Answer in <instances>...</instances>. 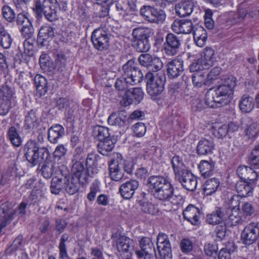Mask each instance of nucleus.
Segmentation results:
<instances>
[{"instance_id":"1","label":"nucleus","mask_w":259,"mask_h":259,"mask_svg":"<svg viewBox=\"0 0 259 259\" xmlns=\"http://www.w3.org/2000/svg\"><path fill=\"white\" fill-rule=\"evenodd\" d=\"M147 184L149 192L157 200L169 201L174 204L180 203L182 200L181 195L174 194V187L170 181L166 178L152 176L149 178Z\"/></svg>"},{"instance_id":"2","label":"nucleus","mask_w":259,"mask_h":259,"mask_svg":"<svg viewBox=\"0 0 259 259\" xmlns=\"http://www.w3.org/2000/svg\"><path fill=\"white\" fill-rule=\"evenodd\" d=\"M236 85L235 78L231 76L226 79L224 83L219 85L214 91L210 89L205 94V105L210 108H218L227 105L232 99L233 89Z\"/></svg>"},{"instance_id":"3","label":"nucleus","mask_w":259,"mask_h":259,"mask_svg":"<svg viewBox=\"0 0 259 259\" xmlns=\"http://www.w3.org/2000/svg\"><path fill=\"white\" fill-rule=\"evenodd\" d=\"M122 69V76L116 79L115 87L119 92L124 93L128 90L130 85H134L140 82L143 77V74L133 59L129 60L124 64Z\"/></svg>"},{"instance_id":"4","label":"nucleus","mask_w":259,"mask_h":259,"mask_svg":"<svg viewBox=\"0 0 259 259\" xmlns=\"http://www.w3.org/2000/svg\"><path fill=\"white\" fill-rule=\"evenodd\" d=\"M73 174L71 177L66 174V180L65 181L64 188L70 195L76 193L80 185H85L88 182V176L83 164L81 162H76L72 167Z\"/></svg>"},{"instance_id":"5","label":"nucleus","mask_w":259,"mask_h":259,"mask_svg":"<svg viewBox=\"0 0 259 259\" xmlns=\"http://www.w3.org/2000/svg\"><path fill=\"white\" fill-rule=\"evenodd\" d=\"M146 90L148 94L152 100L160 98V95L164 91L166 81V76L164 71L158 73L147 72L145 75Z\"/></svg>"},{"instance_id":"6","label":"nucleus","mask_w":259,"mask_h":259,"mask_svg":"<svg viewBox=\"0 0 259 259\" xmlns=\"http://www.w3.org/2000/svg\"><path fill=\"white\" fill-rule=\"evenodd\" d=\"M58 2L57 0H39L35 2L33 11L36 18L41 19L44 15L50 22H54L58 19L57 8Z\"/></svg>"},{"instance_id":"7","label":"nucleus","mask_w":259,"mask_h":259,"mask_svg":"<svg viewBox=\"0 0 259 259\" xmlns=\"http://www.w3.org/2000/svg\"><path fill=\"white\" fill-rule=\"evenodd\" d=\"M24 150L27 160L33 166L40 164L49 156L47 148H39L38 144L31 140L28 141L25 145Z\"/></svg>"},{"instance_id":"8","label":"nucleus","mask_w":259,"mask_h":259,"mask_svg":"<svg viewBox=\"0 0 259 259\" xmlns=\"http://www.w3.org/2000/svg\"><path fill=\"white\" fill-rule=\"evenodd\" d=\"M140 14L149 23L157 24H162L166 17L164 10L149 5L143 6L140 10Z\"/></svg>"},{"instance_id":"9","label":"nucleus","mask_w":259,"mask_h":259,"mask_svg":"<svg viewBox=\"0 0 259 259\" xmlns=\"http://www.w3.org/2000/svg\"><path fill=\"white\" fill-rule=\"evenodd\" d=\"M110 34L105 27H99L92 32L91 40L94 47L99 51H105L109 47Z\"/></svg>"},{"instance_id":"10","label":"nucleus","mask_w":259,"mask_h":259,"mask_svg":"<svg viewBox=\"0 0 259 259\" xmlns=\"http://www.w3.org/2000/svg\"><path fill=\"white\" fill-rule=\"evenodd\" d=\"M121 96L122 98L120 100V104L126 107L133 103H140L143 99L144 92L140 88H133L123 93Z\"/></svg>"},{"instance_id":"11","label":"nucleus","mask_w":259,"mask_h":259,"mask_svg":"<svg viewBox=\"0 0 259 259\" xmlns=\"http://www.w3.org/2000/svg\"><path fill=\"white\" fill-rule=\"evenodd\" d=\"M259 237V227L257 223L248 224L241 233V240L243 243L250 245L253 244Z\"/></svg>"},{"instance_id":"12","label":"nucleus","mask_w":259,"mask_h":259,"mask_svg":"<svg viewBox=\"0 0 259 259\" xmlns=\"http://www.w3.org/2000/svg\"><path fill=\"white\" fill-rule=\"evenodd\" d=\"M181 43L182 40L180 37L172 33H168L164 44V53L168 56L176 55L179 51Z\"/></svg>"},{"instance_id":"13","label":"nucleus","mask_w":259,"mask_h":259,"mask_svg":"<svg viewBox=\"0 0 259 259\" xmlns=\"http://www.w3.org/2000/svg\"><path fill=\"white\" fill-rule=\"evenodd\" d=\"M157 248L162 259H171V245L168 236L159 233L157 237Z\"/></svg>"},{"instance_id":"14","label":"nucleus","mask_w":259,"mask_h":259,"mask_svg":"<svg viewBox=\"0 0 259 259\" xmlns=\"http://www.w3.org/2000/svg\"><path fill=\"white\" fill-rule=\"evenodd\" d=\"M115 243L120 255L132 254L135 246L133 240L125 236H120L116 239Z\"/></svg>"},{"instance_id":"15","label":"nucleus","mask_w":259,"mask_h":259,"mask_svg":"<svg viewBox=\"0 0 259 259\" xmlns=\"http://www.w3.org/2000/svg\"><path fill=\"white\" fill-rule=\"evenodd\" d=\"M171 29L178 34H190L194 29V25L189 19H176L171 24Z\"/></svg>"},{"instance_id":"16","label":"nucleus","mask_w":259,"mask_h":259,"mask_svg":"<svg viewBox=\"0 0 259 259\" xmlns=\"http://www.w3.org/2000/svg\"><path fill=\"white\" fill-rule=\"evenodd\" d=\"M176 178L187 190L192 191L195 190L197 186V179L188 170L183 171L182 173L176 176Z\"/></svg>"},{"instance_id":"17","label":"nucleus","mask_w":259,"mask_h":259,"mask_svg":"<svg viewBox=\"0 0 259 259\" xmlns=\"http://www.w3.org/2000/svg\"><path fill=\"white\" fill-rule=\"evenodd\" d=\"M139 187V182L136 180H130L123 183L119 188V192L124 199H129L133 197L136 190Z\"/></svg>"},{"instance_id":"18","label":"nucleus","mask_w":259,"mask_h":259,"mask_svg":"<svg viewBox=\"0 0 259 259\" xmlns=\"http://www.w3.org/2000/svg\"><path fill=\"white\" fill-rule=\"evenodd\" d=\"M99 158V156L97 154L95 153L88 154L85 162L87 168H85L88 177L89 176L93 177L98 173V161Z\"/></svg>"},{"instance_id":"19","label":"nucleus","mask_w":259,"mask_h":259,"mask_svg":"<svg viewBox=\"0 0 259 259\" xmlns=\"http://www.w3.org/2000/svg\"><path fill=\"white\" fill-rule=\"evenodd\" d=\"M237 174L241 180L254 183L256 180L258 175L251 167L241 165L238 167Z\"/></svg>"},{"instance_id":"20","label":"nucleus","mask_w":259,"mask_h":259,"mask_svg":"<svg viewBox=\"0 0 259 259\" xmlns=\"http://www.w3.org/2000/svg\"><path fill=\"white\" fill-rule=\"evenodd\" d=\"M167 67L168 76L170 78H176L184 71L183 61L180 59H174L167 64Z\"/></svg>"},{"instance_id":"21","label":"nucleus","mask_w":259,"mask_h":259,"mask_svg":"<svg viewBox=\"0 0 259 259\" xmlns=\"http://www.w3.org/2000/svg\"><path fill=\"white\" fill-rule=\"evenodd\" d=\"M184 218L193 225L199 223L200 211L199 209L192 204L189 205L183 211Z\"/></svg>"},{"instance_id":"22","label":"nucleus","mask_w":259,"mask_h":259,"mask_svg":"<svg viewBox=\"0 0 259 259\" xmlns=\"http://www.w3.org/2000/svg\"><path fill=\"white\" fill-rule=\"evenodd\" d=\"M122 160H112L109 165V176L111 179L115 181H119L123 177L122 170Z\"/></svg>"},{"instance_id":"23","label":"nucleus","mask_w":259,"mask_h":259,"mask_svg":"<svg viewBox=\"0 0 259 259\" xmlns=\"http://www.w3.org/2000/svg\"><path fill=\"white\" fill-rule=\"evenodd\" d=\"M239 210V208H237L234 210H225L226 218L224 221H226L229 225L232 226L242 224L243 221L240 215Z\"/></svg>"},{"instance_id":"24","label":"nucleus","mask_w":259,"mask_h":259,"mask_svg":"<svg viewBox=\"0 0 259 259\" xmlns=\"http://www.w3.org/2000/svg\"><path fill=\"white\" fill-rule=\"evenodd\" d=\"M236 190L239 197L249 196L252 193L253 183L241 180L237 182Z\"/></svg>"},{"instance_id":"25","label":"nucleus","mask_w":259,"mask_h":259,"mask_svg":"<svg viewBox=\"0 0 259 259\" xmlns=\"http://www.w3.org/2000/svg\"><path fill=\"white\" fill-rule=\"evenodd\" d=\"M214 145L211 138L202 139L200 140L197 146V152L199 155H207L212 153Z\"/></svg>"},{"instance_id":"26","label":"nucleus","mask_w":259,"mask_h":259,"mask_svg":"<svg viewBox=\"0 0 259 259\" xmlns=\"http://www.w3.org/2000/svg\"><path fill=\"white\" fill-rule=\"evenodd\" d=\"M127 118L126 113L124 111L113 112L108 118V123L113 126H124Z\"/></svg>"},{"instance_id":"27","label":"nucleus","mask_w":259,"mask_h":259,"mask_svg":"<svg viewBox=\"0 0 259 259\" xmlns=\"http://www.w3.org/2000/svg\"><path fill=\"white\" fill-rule=\"evenodd\" d=\"M64 134V127L60 124H55L49 129L48 139L51 143L55 144L58 142V139Z\"/></svg>"},{"instance_id":"28","label":"nucleus","mask_w":259,"mask_h":259,"mask_svg":"<svg viewBox=\"0 0 259 259\" xmlns=\"http://www.w3.org/2000/svg\"><path fill=\"white\" fill-rule=\"evenodd\" d=\"M194 8L193 3L190 1H184L179 3L175 6L176 14L180 17H186L190 15Z\"/></svg>"},{"instance_id":"29","label":"nucleus","mask_w":259,"mask_h":259,"mask_svg":"<svg viewBox=\"0 0 259 259\" xmlns=\"http://www.w3.org/2000/svg\"><path fill=\"white\" fill-rule=\"evenodd\" d=\"M226 218L225 209L217 207L211 213L206 216L207 222L211 225H215L221 223Z\"/></svg>"},{"instance_id":"30","label":"nucleus","mask_w":259,"mask_h":259,"mask_svg":"<svg viewBox=\"0 0 259 259\" xmlns=\"http://www.w3.org/2000/svg\"><path fill=\"white\" fill-rule=\"evenodd\" d=\"M66 180V174L60 177H54L51 181L50 191L52 194H58L64 188V183Z\"/></svg>"},{"instance_id":"31","label":"nucleus","mask_w":259,"mask_h":259,"mask_svg":"<svg viewBox=\"0 0 259 259\" xmlns=\"http://www.w3.org/2000/svg\"><path fill=\"white\" fill-rule=\"evenodd\" d=\"M215 163L212 160H201L198 168L202 177L206 178L211 176L214 170Z\"/></svg>"},{"instance_id":"32","label":"nucleus","mask_w":259,"mask_h":259,"mask_svg":"<svg viewBox=\"0 0 259 259\" xmlns=\"http://www.w3.org/2000/svg\"><path fill=\"white\" fill-rule=\"evenodd\" d=\"M204 193L210 195L220 188V181L218 179L213 178L207 180L203 186Z\"/></svg>"},{"instance_id":"33","label":"nucleus","mask_w":259,"mask_h":259,"mask_svg":"<svg viewBox=\"0 0 259 259\" xmlns=\"http://www.w3.org/2000/svg\"><path fill=\"white\" fill-rule=\"evenodd\" d=\"M55 28L50 25L46 24L42 25L39 30L38 38L42 41L49 40L54 36Z\"/></svg>"},{"instance_id":"34","label":"nucleus","mask_w":259,"mask_h":259,"mask_svg":"<svg viewBox=\"0 0 259 259\" xmlns=\"http://www.w3.org/2000/svg\"><path fill=\"white\" fill-rule=\"evenodd\" d=\"M192 83L194 87L199 88L203 85H209L210 82L206 75V72L194 73L192 76Z\"/></svg>"},{"instance_id":"35","label":"nucleus","mask_w":259,"mask_h":259,"mask_svg":"<svg viewBox=\"0 0 259 259\" xmlns=\"http://www.w3.org/2000/svg\"><path fill=\"white\" fill-rule=\"evenodd\" d=\"M114 147V142L111 137L99 141L97 145L98 152L103 155H106L108 152L111 151Z\"/></svg>"},{"instance_id":"36","label":"nucleus","mask_w":259,"mask_h":259,"mask_svg":"<svg viewBox=\"0 0 259 259\" xmlns=\"http://www.w3.org/2000/svg\"><path fill=\"white\" fill-rule=\"evenodd\" d=\"M152 33L149 28L138 27L133 30L132 35L134 40H148Z\"/></svg>"},{"instance_id":"37","label":"nucleus","mask_w":259,"mask_h":259,"mask_svg":"<svg viewBox=\"0 0 259 259\" xmlns=\"http://www.w3.org/2000/svg\"><path fill=\"white\" fill-rule=\"evenodd\" d=\"M39 124V118L34 110L29 111L25 116V126L27 129H33Z\"/></svg>"},{"instance_id":"38","label":"nucleus","mask_w":259,"mask_h":259,"mask_svg":"<svg viewBox=\"0 0 259 259\" xmlns=\"http://www.w3.org/2000/svg\"><path fill=\"white\" fill-rule=\"evenodd\" d=\"M34 81L39 95L40 96L45 95L48 91L46 78L40 75H36L34 78Z\"/></svg>"},{"instance_id":"39","label":"nucleus","mask_w":259,"mask_h":259,"mask_svg":"<svg viewBox=\"0 0 259 259\" xmlns=\"http://www.w3.org/2000/svg\"><path fill=\"white\" fill-rule=\"evenodd\" d=\"M240 110L245 113H248L252 111L254 107L253 99L247 95L242 96L239 103Z\"/></svg>"},{"instance_id":"40","label":"nucleus","mask_w":259,"mask_h":259,"mask_svg":"<svg viewBox=\"0 0 259 259\" xmlns=\"http://www.w3.org/2000/svg\"><path fill=\"white\" fill-rule=\"evenodd\" d=\"M140 246L141 249L145 251L146 255L153 254V253L155 252L154 244L149 237L142 238L140 241Z\"/></svg>"},{"instance_id":"41","label":"nucleus","mask_w":259,"mask_h":259,"mask_svg":"<svg viewBox=\"0 0 259 259\" xmlns=\"http://www.w3.org/2000/svg\"><path fill=\"white\" fill-rule=\"evenodd\" d=\"M12 39L10 34L2 25H0V45L4 49L11 47Z\"/></svg>"},{"instance_id":"42","label":"nucleus","mask_w":259,"mask_h":259,"mask_svg":"<svg viewBox=\"0 0 259 259\" xmlns=\"http://www.w3.org/2000/svg\"><path fill=\"white\" fill-rule=\"evenodd\" d=\"M93 134L99 141L111 137L108 128L100 125H96L94 127Z\"/></svg>"},{"instance_id":"43","label":"nucleus","mask_w":259,"mask_h":259,"mask_svg":"<svg viewBox=\"0 0 259 259\" xmlns=\"http://www.w3.org/2000/svg\"><path fill=\"white\" fill-rule=\"evenodd\" d=\"M202 61L206 67H210L213 65L215 61V57L214 51L212 48L206 47L204 49Z\"/></svg>"},{"instance_id":"44","label":"nucleus","mask_w":259,"mask_h":259,"mask_svg":"<svg viewBox=\"0 0 259 259\" xmlns=\"http://www.w3.org/2000/svg\"><path fill=\"white\" fill-rule=\"evenodd\" d=\"M69 236L67 234H63L61 237L59 244V258L60 259H71L68 255L67 250V247L65 242L68 240Z\"/></svg>"},{"instance_id":"45","label":"nucleus","mask_w":259,"mask_h":259,"mask_svg":"<svg viewBox=\"0 0 259 259\" xmlns=\"http://www.w3.org/2000/svg\"><path fill=\"white\" fill-rule=\"evenodd\" d=\"M8 135L10 141L15 147H19L22 144V139L14 126L9 128Z\"/></svg>"},{"instance_id":"46","label":"nucleus","mask_w":259,"mask_h":259,"mask_svg":"<svg viewBox=\"0 0 259 259\" xmlns=\"http://www.w3.org/2000/svg\"><path fill=\"white\" fill-rule=\"evenodd\" d=\"M171 162L176 176H178V174L182 173L183 171L187 170L185 168V165L182 159L179 156H174Z\"/></svg>"},{"instance_id":"47","label":"nucleus","mask_w":259,"mask_h":259,"mask_svg":"<svg viewBox=\"0 0 259 259\" xmlns=\"http://www.w3.org/2000/svg\"><path fill=\"white\" fill-rule=\"evenodd\" d=\"M20 32L22 36L26 39L23 44L24 49L26 50V47L29 44V42L27 40L33 37L34 33V28L32 25V23L24 28H21Z\"/></svg>"},{"instance_id":"48","label":"nucleus","mask_w":259,"mask_h":259,"mask_svg":"<svg viewBox=\"0 0 259 259\" xmlns=\"http://www.w3.org/2000/svg\"><path fill=\"white\" fill-rule=\"evenodd\" d=\"M55 165L52 161H45L40 169L42 176L46 179H50L54 172Z\"/></svg>"},{"instance_id":"49","label":"nucleus","mask_w":259,"mask_h":259,"mask_svg":"<svg viewBox=\"0 0 259 259\" xmlns=\"http://www.w3.org/2000/svg\"><path fill=\"white\" fill-rule=\"evenodd\" d=\"M3 18L8 22L13 23L16 20V14L14 10L9 6L4 5L2 9Z\"/></svg>"},{"instance_id":"50","label":"nucleus","mask_w":259,"mask_h":259,"mask_svg":"<svg viewBox=\"0 0 259 259\" xmlns=\"http://www.w3.org/2000/svg\"><path fill=\"white\" fill-rule=\"evenodd\" d=\"M245 132L248 139L255 138L259 134V124L256 122H251L247 125Z\"/></svg>"},{"instance_id":"51","label":"nucleus","mask_w":259,"mask_h":259,"mask_svg":"<svg viewBox=\"0 0 259 259\" xmlns=\"http://www.w3.org/2000/svg\"><path fill=\"white\" fill-rule=\"evenodd\" d=\"M241 211L245 218L252 217L255 213V207L251 202H243L241 206Z\"/></svg>"},{"instance_id":"52","label":"nucleus","mask_w":259,"mask_h":259,"mask_svg":"<svg viewBox=\"0 0 259 259\" xmlns=\"http://www.w3.org/2000/svg\"><path fill=\"white\" fill-rule=\"evenodd\" d=\"M236 249V247L233 243H229V245L225 248L221 249L219 259H231V253L233 252Z\"/></svg>"},{"instance_id":"53","label":"nucleus","mask_w":259,"mask_h":259,"mask_svg":"<svg viewBox=\"0 0 259 259\" xmlns=\"http://www.w3.org/2000/svg\"><path fill=\"white\" fill-rule=\"evenodd\" d=\"M16 24L19 28H24L32 24L26 14L20 13L16 16Z\"/></svg>"},{"instance_id":"54","label":"nucleus","mask_w":259,"mask_h":259,"mask_svg":"<svg viewBox=\"0 0 259 259\" xmlns=\"http://www.w3.org/2000/svg\"><path fill=\"white\" fill-rule=\"evenodd\" d=\"M249 163L251 166H254V168L259 167V145L253 149L249 157Z\"/></svg>"},{"instance_id":"55","label":"nucleus","mask_w":259,"mask_h":259,"mask_svg":"<svg viewBox=\"0 0 259 259\" xmlns=\"http://www.w3.org/2000/svg\"><path fill=\"white\" fill-rule=\"evenodd\" d=\"M133 46L139 52H146L150 48L149 40H134Z\"/></svg>"},{"instance_id":"56","label":"nucleus","mask_w":259,"mask_h":259,"mask_svg":"<svg viewBox=\"0 0 259 259\" xmlns=\"http://www.w3.org/2000/svg\"><path fill=\"white\" fill-rule=\"evenodd\" d=\"M14 97V92L11 88L7 84L2 85L0 89V98L11 101Z\"/></svg>"},{"instance_id":"57","label":"nucleus","mask_w":259,"mask_h":259,"mask_svg":"<svg viewBox=\"0 0 259 259\" xmlns=\"http://www.w3.org/2000/svg\"><path fill=\"white\" fill-rule=\"evenodd\" d=\"M100 182L97 181L94 182L90 187V192L87 195V199L93 201L95 199L96 194L100 192Z\"/></svg>"},{"instance_id":"58","label":"nucleus","mask_w":259,"mask_h":259,"mask_svg":"<svg viewBox=\"0 0 259 259\" xmlns=\"http://www.w3.org/2000/svg\"><path fill=\"white\" fill-rule=\"evenodd\" d=\"M226 204L227 209H236L237 208H239L240 197L237 195H234L226 201Z\"/></svg>"},{"instance_id":"59","label":"nucleus","mask_w":259,"mask_h":259,"mask_svg":"<svg viewBox=\"0 0 259 259\" xmlns=\"http://www.w3.org/2000/svg\"><path fill=\"white\" fill-rule=\"evenodd\" d=\"M162 67L163 63L160 59L157 57H154L153 60L148 68L150 70L149 72H151V73H158L160 71H163L162 70Z\"/></svg>"},{"instance_id":"60","label":"nucleus","mask_w":259,"mask_h":259,"mask_svg":"<svg viewBox=\"0 0 259 259\" xmlns=\"http://www.w3.org/2000/svg\"><path fill=\"white\" fill-rule=\"evenodd\" d=\"M154 57L149 54H141L139 58L138 61L140 65L143 66L148 68L150 65L152 60H153Z\"/></svg>"},{"instance_id":"61","label":"nucleus","mask_w":259,"mask_h":259,"mask_svg":"<svg viewBox=\"0 0 259 259\" xmlns=\"http://www.w3.org/2000/svg\"><path fill=\"white\" fill-rule=\"evenodd\" d=\"M209 67L204 65L202 60L194 62L190 66V70L192 72H203V70L207 69Z\"/></svg>"},{"instance_id":"62","label":"nucleus","mask_w":259,"mask_h":259,"mask_svg":"<svg viewBox=\"0 0 259 259\" xmlns=\"http://www.w3.org/2000/svg\"><path fill=\"white\" fill-rule=\"evenodd\" d=\"M11 101L0 98V115H5L11 108Z\"/></svg>"},{"instance_id":"63","label":"nucleus","mask_w":259,"mask_h":259,"mask_svg":"<svg viewBox=\"0 0 259 259\" xmlns=\"http://www.w3.org/2000/svg\"><path fill=\"white\" fill-rule=\"evenodd\" d=\"M213 13L210 9L205 10V24L206 27L209 29H212L214 27V23L212 19Z\"/></svg>"},{"instance_id":"64","label":"nucleus","mask_w":259,"mask_h":259,"mask_svg":"<svg viewBox=\"0 0 259 259\" xmlns=\"http://www.w3.org/2000/svg\"><path fill=\"white\" fill-rule=\"evenodd\" d=\"M181 250L183 252H189L193 247V243L189 239H183L180 243Z\"/></svg>"}]
</instances>
